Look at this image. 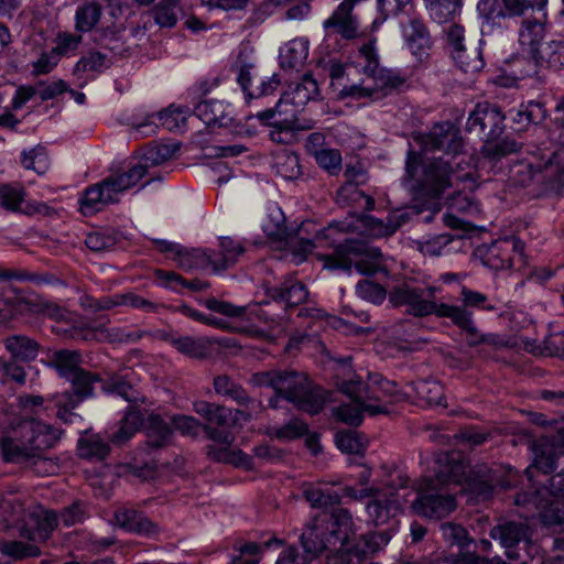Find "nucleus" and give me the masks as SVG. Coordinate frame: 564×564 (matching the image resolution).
<instances>
[{
  "label": "nucleus",
  "mask_w": 564,
  "mask_h": 564,
  "mask_svg": "<svg viewBox=\"0 0 564 564\" xmlns=\"http://www.w3.org/2000/svg\"><path fill=\"white\" fill-rule=\"evenodd\" d=\"M365 510L367 522L376 527L366 533L357 534L351 513L345 508H336L325 516H335L344 511L350 523L341 530L339 538L345 536V564H360L383 551L400 529V517L404 513V500L395 491H376L366 496Z\"/></svg>",
  "instance_id": "1"
},
{
  "label": "nucleus",
  "mask_w": 564,
  "mask_h": 564,
  "mask_svg": "<svg viewBox=\"0 0 564 564\" xmlns=\"http://www.w3.org/2000/svg\"><path fill=\"white\" fill-rule=\"evenodd\" d=\"M438 464L437 480L443 485L460 486L463 490L481 501H489L497 491L519 487L524 476L509 464L490 466L486 460H434Z\"/></svg>",
  "instance_id": "2"
},
{
  "label": "nucleus",
  "mask_w": 564,
  "mask_h": 564,
  "mask_svg": "<svg viewBox=\"0 0 564 564\" xmlns=\"http://www.w3.org/2000/svg\"><path fill=\"white\" fill-rule=\"evenodd\" d=\"M349 523L350 518L344 511L313 518L303 529L297 543H286L284 540L275 564H311L325 551L334 554L335 564H345L343 546L346 541L339 534Z\"/></svg>",
  "instance_id": "3"
},
{
  "label": "nucleus",
  "mask_w": 564,
  "mask_h": 564,
  "mask_svg": "<svg viewBox=\"0 0 564 564\" xmlns=\"http://www.w3.org/2000/svg\"><path fill=\"white\" fill-rule=\"evenodd\" d=\"M57 440V431L39 420L9 415L0 421L2 458H41Z\"/></svg>",
  "instance_id": "4"
},
{
  "label": "nucleus",
  "mask_w": 564,
  "mask_h": 564,
  "mask_svg": "<svg viewBox=\"0 0 564 564\" xmlns=\"http://www.w3.org/2000/svg\"><path fill=\"white\" fill-rule=\"evenodd\" d=\"M465 160L452 161L443 156L423 161L420 153L409 151L403 185L415 196L438 197L453 180L464 181L470 172L460 174Z\"/></svg>",
  "instance_id": "5"
},
{
  "label": "nucleus",
  "mask_w": 564,
  "mask_h": 564,
  "mask_svg": "<svg viewBox=\"0 0 564 564\" xmlns=\"http://www.w3.org/2000/svg\"><path fill=\"white\" fill-rule=\"evenodd\" d=\"M249 382L254 387L271 388L278 395L310 414L318 413L325 405L326 394L304 372L293 369H272L253 373Z\"/></svg>",
  "instance_id": "6"
},
{
  "label": "nucleus",
  "mask_w": 564,
  "mask_h": 564,
  "mask_svg": "<svg viewBox=\"0 0 564 564\" xmlns=\"http://www.w3.org/2000/svg\"><path fill=\"white\" fill-rule=\"evenodd\" d=\"M359 57L364 59L362 73L367 78L359 84L345 85L340 90L341 97L380 98L400 90L405 85V77L379 66L373 42L369 41L359 47Z\"/></svg>",
  "instance_id": "7"
},
{
  "label": "nucleus",
  "mask_w": 564,
  "mask_h": 564,
  "mask_svg": "<svg viewBox=\"0 0 564 564\" xmlns=\"http://www.w3.org/2000/svg\"><path fill=\"white\" fill-rule=\"evenodd\" d=\"M145 166L137 164L123 173L111 174L98 184L89 186L80 198V210L93 215L107 205L119 202V195L134 186L144 175Z\"/></svg>",
  "instance_id": "8"
},
{
  "label": "nucleus",
  "mask_w": 564,
  "mask_h": 564,
  "mask_svg": "<svg viewBox=\"0 0 564 564\" xmlns=\"http://www.w3.org/2000/svg\"><path fill=\"white\" fill-rule=\"evenodd\" d=\"M383 254L378 248L368 247L361 241L348 240L339 245L333 254L321 256L324 267L349 271L352 267L364 275H373L386 271Z\"/></svg>",
  "instance_id": "9"
},
{
  "label": "nucleus",
  "mask_w": 564,
  "mask_h": 564,
  "mask_svg": "<svg viewBox=\"0 0 564 564\" xmlns=\"http://www.w3.org/2000/svg\"><path fill=\"white\" fill-rule=\"evenodd\" d=\"M516 505H534L540 510L542 523L558 525L564 523V473L549 478V486L533 492H518Z\"/></svg>",
  "instance_id": "10"
},
{
  "label": "nucleus",
  "mask_w": 564,
  "mask_h": 564,
  "mask_svg": "<svg viewBox=\"0 0 564 564\" xmlns=\"http://www.w3.org/2000/svg\"><path fill=\"white\" fill-rule=\"evenodd\" d=\"M437 288L416 284L413 281H403L391 288L388 293L389 302L394 306H405L406 312L415 317L435 315L440 318L442 308L447 303H437L435 299Z\"/></svg>",
  "instance_id": "11"
},
{
  "label": "nucleus",
  "mask_w": 564,
  "mask_h": 564,
  "mask_svg": "<svg viewBox=\"0 0 564 564\" xmlns=\"http://www.w3.org/2000/svg\"><path fill=\"white\" fill-rule=\"evenodd\" d=\"M66 380L70 383L72 390L56 393L54 402L57 408V416L65 423H69L75 416L73 410L85 399L94 397V384L100 382L101 379L98 373L82 369Z\"/></svg>",
  "instance_id": "12"
},
{
  "label": "nucleus",
  "mask_w": 564,
  "mask_h": 564,
  "mask_svg": "<svg viewBox=\"0 0 564 564\" xmlns=\"http://www.w3.org/2000/svg\"><path fill=\"white\" fill-rule=\"evenodd\" d=\"M505 115L499 106L489 102H479L469 113L466 131L480 140H497L505 130Z\"/></svg>",
  "instance_id": "13"
},
{
  "label": "nucleus",
  "mask_w": 564,
  "mask_h": 564,
  "mask_svg": "<svg viewBox=\"0 0 564 564\" xmlns=\"http://www.w3.org/2000/svg\"><path fill=\"white\" fill-rule=\"evenodd\" d=\"M191 115L187 107L170 106L167 109L158 113H147L142 118L133 117L131 127L142 137H149L156 132L159 126L165 127L170 131L181 130Z\"/></svg>",
  "instance_id": "14"
},
{
  "label": "nucleus",
  "mask_w": 564,
  "mask_h": 564,
  "mask_svg": "<svg viewBox=\"0 0 564 564\" xmlns=\"http://www.w3.org/2000/svg\"><path fill=\"white\" fill-rule=\"evenodd\" d=\"M530 421L539 426H555L553 434H543L528 441L533 458H555L564 455V425L556 426V421H549L543 413H530Z\"/></svg>",
  "instance_id": "15"
},
{
  "label": "nucleus",
  "mask_w": 564,
  "mask_h": 564,
  "mask_svg": "<svg viewBox=\"0 0 564 564\" xmlns=\"http://www.w3.org/2000/svg\"><path fill=\"white\" fill-rule=\"evenodd\" d=\"M422 143L425 150H442L446 155H452V161L464 160L460 156L464 148L463 139L458 128L449 121L433 126L423 137Z\"/></svg>",
  "instance_id": "16"
},
{
  "label": "nucleus",
  "mask_w": 564,
  "mask_h": 564,
  "mask_svg": "<svg viewBox=\"0 0 564 564\" xmlns=\"http://www.w3.org/2000/svg\"><path fill=\"white\" fill-rule=\"evenodd\" d=\"M456 508L455 496L438 491H420L412 502V510L415 514L434 520L448 517Z\"/></svg>",
  "instance_id": "17"
},
{
  "label": "nucleus",
  "mask_w": 564,
  "mask_h": 564,
  "mask_svg": "<svg viewBox=\"0 0 564 564\" xmlns=\"http://www.w3.org/2000/svg\"><path fill=\"white\" fill-rule=\"evenodd\" d=\"M337 386L345 394L351 399V402L340 404L338 408L334 409L335 416L345 424L358 426L364 419V382L359 377L355 378L354 376L352 378L338 382Z\"/></svg>",
  "instance_id": "18"
},
{
  "label": "nucleus",
  "mask_w": 564,
  "mask_h": 564,
  "mask_svg": "<svg viewBox=\"0 0 564 564\" xmlns=\"http://www.w3.org/2000/svg\"><path fill=\"white\" fill-rule=\"evenodd\" d=\"M245 252L241 242L230 237L219 239V250H196L194 256L202 261H206L214 272H220L232 267L238 258Z\"/></svg>",
  "instance_id": "19"
},
{
  "label": "nucleus",
  "mask_w": 564,
  "mask_h": 564,
  "mask_svg": "<svg viewBox=\"0 0 564 564\" xmlns=\"http://www.w3.org/2000/svg\"><path fill=\"white\" fill-rule=\"evenodd\" d=\"M545 13L539 12L538 15L524 17L521 20L518 42L523 52L533 61L541 52V42L545 34Z\"/></svg>",
  "instance_id": "20"
},
{
  "label": "nucleus",
  "mask_w": 564,
  "mask_h": 564,
  "mask_svg": "<svg viewBox=\"0 0 564 564\" xmlns=\"http://www.w3.org/2000/svg\"><path fill=\"white\" fill-rule=\"evenodd\" d=\"M442 318H449L465 335L468 346L475 347L481 344L494 345L496 336L492 334H482L476 326L473 312H466L464 308L445 306L442 308Z\"/></svg>",
  "instance_id": "21"
},
{
  "label": "nucleus",
  "mask_w": 564,
  "mask_h": 564,
  "mask_svg": "<svg viewBox=\"0 0 564 564\" xmlns=\"http://www.w3.org/2000/svg\"><path fill=\"white\" fill-rule=\"evenodd\" d=\"M58 525V517L55 511L42 509L33 511L29 516V521L20 529L22 538L32 542H46Z\"/></svg>",
  "instance_id": "22"
},
{
  "label": "nucleus",
  "mask_w": 564,
  "mask_h": 564,
  "mask_svg": "<svg viewBox=\"0 0 564 564\" xmlns=\"http://www.w3.org/2000/svg\"><path fill=\"white\" fill-rule=\"evenodd\" d=\"M361 0H344L332 15L323 23L327 34H339L343 39L351 40L358 35V22L352 15V9Z\"/></svg>",
  "instance_id": "23"
},
{
  "label": "nucleus",
  "mask_w": 564,
  "mask_h": 564,
  "mask_svg": "<svg viewBox=\"0 0 564 564\" xmlns=\"http://www.w3.org/2000/svg\"><path fill=\"white\" fill-rule=\"evenodd\" d=\"M214 389L217 394L228 397L238 404L246 406V410L240 413L245 414L247 420H250L263 409L260 401L249 397L242 386L235 382L227 375H219L214 378Z\"/></svg>",
  "instance_id": "24"
},
{
  "label": "nucleus",
  "mask_w": 564,
  "mask_h": 564,
  "mask_svg": "<svg viewBox=\"0 0 564 564\" xmlns=\"http://www.w3.org/2000/svg\"><path fill=\"white\" fill-rule=\"evenodd\" d=\"M115 520L118 525L129 533L145 538L159 535V524L145 516L143 511L133 508H122L115 512Z\"/></svg>",
  "instance_id": "25"
},
{
  "label": "nucleus",
  "mask_w": 564,
  "mask_h": 564,
  "mask_svg": "<svg viewBox=\"0 0 564 564\" xmlns=\"http://www.w3.org/2000/svg\"><path fill=\"white\" fill-rule=\"evenodd\" d=\"M324 137L319 133H312L307 138L306 148L314 156L318 166L330 175H337L341 171V154L337 149L323 148Z\"/></svg>",
  "instance_id": "26"
},
{
  "label": "nucleus",
  "mask_w": 564,
  "mask_h": 564,
  "mask_svg": "<svg viewBox=\"0 0 564 564\" xmlns=\"http://www.w3.org/2000/svg\"><path fill=\"white\" fill-rule=\"evenodd\" d=\"M203 431L212 442L207 445L208 456L213 458H246L247 455H242V452L232 445L234 438L229 432L209 425H204Z\"/></svg>",
  "instance_id": "27"
},
{
  "label": "nucleus",
  "mask_w": 564,
  "mask_h": 564,
  "mask_svg": "<svg viewBox=\"0 0 564 564\" xmlns=\"http://www.w3.org/2000/svg\"><path fill=\"white\" fill-rule=\"evenodd\" d=\"M147 435V455L153 454L155 449L163 448L171 444L173 437V430L167 422H165L160 414H149L145 422Z\"/></svg>",
  "instance_id": "28"
},
{
  "label": "nucleus",
  "mask_w": 564,
  "mask_h": 564,
  "mask_svg": "<svg viewBox=\"0 0 564 564\" xmlns=\"http://www.w3.org/2000/svg\"><path fill=\"white\" fill-rule=\"evenodd\" d=\"M317 82L310 74H305L301 80L289 85L288 90L281 97V102L292 104L296 108L304 107L308 101L318 96Z\"/></svg>",
  "instance_id": "29"
},
{
  "label": "nucleus",
  "mask_w": 564,
  "mask_h": 564,
  "mask_svg": "<svg viewBox=\"0 0 564 564\" xmlns=\"http://www.w3.org/2000/svg\"><path fill=\"white\" fill-rule=\"evenodd\" d=\"M6 350L14 360L30 362L37 358L40 343L24 334H13L3 339Z\"/></svg>",
  "instance_id": "30"
},
{
  "label": "nucleus",
  "mask_w": 564,
  "mask_h": 564,
  "mask_svg": "<svg viewBox=\"0 0 564 564\" xmlns=\"http://www.w3.org/2000/svg\"><path fill=\"white\" fill-rule=\"evenodd\" d=\"M268 295L274 301L284 302L290 306H296L306 301L308 291L302 282L289 275L279 285L270 288Z\"/></svg>",
  "instance_id": "31"
},
{
  "label": "nucleus",
  "mask_w": 564,
  "mask_h": 564,
  "mask_svg": "<svg viewBox=\"0 0 564 564\" xmlns=\"http://www.w3.org/2000/svg\"><path fill=\"white\" fill-rule=\"evenodd\" d=\"M490 536L499 541L500 545L506 549V555L509 558H516V549L525 536V529L522 524L509 521L494 527Z\"/></svg>",
  "instance_id": "32"
},
{
  "label": "nucleus",
  "mask_w": 564,
  "mask_h": 564,
  "mask_svg": "<svg viewBox=\"0 0 564 564\" xmlns=\"http://www.w3.org/2000/svg\"><path fill=\"white\" fill-rule=\"evenodd\" d=\"M209 464L200 470L199 475L193 477L194 480H204L210 482H224L227 478L220 474L224 470L238 469L252 471L257 468L259 460H208Z\"/></svg>",
  "instance_id": "33"
},
{
  "label": "nucleus",
  "mask_w": 564,
  "mask_h": 564,
  "mask_svg": "<svg viewBox=\"0 0 564 564\" xmlns=\"http://www.w3.org/2000/svg\"><path fill=\"white\" fill-rule=\"evenodd\" d=\"M194 115L206 126H227L231 120L228 105L217 99L203 100L194 108Z\"/></svg>",
  "instance_id": "34"
},
{
  "label": "nucleus",
  "mask_w": 564,
  "mask_h": 564,
  "mask_svg": "<svg viewBox=\"0 0 564 564\" xmlns=\"http://www.w3.org/2000/svg\"><path fill=\"white\" fill-rule=\"evenodd\" d=\"M284 543V539L273 533L262 534L258 541H247L240 544L236 550L238 556L261 560L262 555L269 552L278 551Z\"/></svg>",
  "instance_id": "35"
},
{
  "label": "nucleus",
  "mask_w": 564,
  "mask_h": 564,
  "mask_svg": "<svg viewBox=\"0 0 564 564\" xmlns=\"http://www.w3.org/2000/svg\"><path fill=\"white\" fill-rule=\"evenodd\" d=\"M330 231H333L332 226L318 230L315 235L314 240L306 239L303 237L296 239L290 234L289 238L284 241L286 246L290 248L292 261L296 264L302 263L306 259L307 254L311 253L313 249L316 247L315 241L322 242L323 240L328 239Z\"/></svg>",
  "instance_id": "36"
},
{
  "label": "nucleus",
  "mask_w": 564,
  "mask_h": 564,
  "mask_svg": "<svg viewBox=\"0 0 564 564\" xmlns=\"http://www.w3.org/2000/svg\"><path fill=\"white\" fill-rule=\"evenodd\" d=\"M271 166L278 175L285 180H295L301 175L299 156L288 149L273 152Z\"/></svg>",
  "instance_id": "37"
},
{
  "label": "nucleus",
  "mask_w": 564,
  "mask_h": 564,
  "mask_svg": "<svg viewBox=\"0 0 564 564\" xmlns=\"http://www.w3.org/2000/svg\"><path fill=\"white\" fill-rule=\"evenodd\" d=\"M405 36L409 47L421 59L431 46V36L423 21L412 19L409 29L405 31Z\"/></svg>",
  "instance_id": "38"
},
{
  "label": "nucleus",
  "mask_w": 564,
  "mask_h": 564,
  "mask_svg": "<svg viewBox=\"0 0 564 564\" xmlns=\"http://www.w3.org/2000/svg\"><path fill=\"white\" fill-rule=\"evenodd\" d=\"M51 362L57 370L58 375L64 379L69 378L83 369V356L79 350H56L52 356Z\"/></svg>",
  "instance_id": "39"
},
{
  "label": "nucleus",
  "mask_w": 564,
  "mask_h": 564,
  "mask_svg": "<svg viewBox=\"0 0 564 564\" xmlns=\"http://www.w3.org/2000/svg\"><path fill=\"white\" fill-rule=\"evenodd\" d=\"M173 348L188 358L204 359L209 354V340L206 337L177 334Z\"/></svg>",
  "instance_id": "40"
},
{
  "label": "nucleus",
  "mask_w": 564,
  "mask_h": 564,
  "mask_svg": "<svg viewBox=\"0 0 564 564\" xmlns=\"http://www.w3.org/2000/svg\"><path fill=\"white\" fill-rule=\"evenodd\" d=\"M102 8L97 1H86L75 12V29L78 32H90L99 23Z\"/></svg>",
  "instance_id": "41"
},
{
  "label": "nucleus",
  "mask_w": 564,
  "mask_h": 564,
  "mask_svg": "<svg viewBox=\"0 0 564 564\" xmlns=\"http://www.w3.org/2000/svg\"><path fill=\"white\" fill-rule=\"evenodd\" d=\"M308 56V42L303 39L290 41L280 52V65L282 68H297L302 66Z\"/></svg>",
  "instance_id": "42"
},
{
  "label": "nucleus",
  "mask_w": 564,
  "mask_h": 564,
  "mask_svg": "<svg viewBox=\"0 0 564 564\" xmlns=\"http://www.w3.org/2000/svg\"><path fill=\"white\" fill-rule=\"evenodd\" d=\"M143 415L133 405H130L126 415L120 421L118 430L112 434L111 442L115 445H123L143 424Z\"/></svg>",
  "instance_id": "43"
},
{
  "label": "nucleus",
  "mask_w": 564,
  "mask_h": 564,
  "mask_svg": "<svg viewBox=\"0 0 564 564\" xmlns=\"http://www.w3.org/2000/svg\"><path fill=\"white\" fill-rule=\"evenodd\" d=\"M513 123L518 131L525 130L531 123L538 124L545 118L544 106L536 101H530L528 105H522L516 111L510 110Z\"/></svg>",
  "instance_id": "44"
},
{
  "label": "nucleus",
  "mask_w": 564,
  "mask_h": 564,
  "mask_svg": "<svg viewBox=\"0 0 564 564\" xmlns=\"http://www.w3.org/2000/svg\"><path fill=\"white\" fill-rule=\"evenodd\" d=\"M193 410L196 414L204 417L209 424L226 426L231 420L230 409L204 400L194 402Z\"/></svg>",
  "instance_id": "45"
},
{
  "label": "nucleus",
  "mask_w": 564,
  "mask_h": 564,
  "mask_svg": "<svg viewBox=\"0 0 564 564\" xmlns=\"http://www.w3.org/2000/svg\"><path fill=\"white\" fill-rule=\"evenodd\" d=\"M426 10L435 22L442 24L453 20L463 6V0H424Z\"/></svg>",
  "instance_id": "46"
},
{
  "label": "nucleus",
  "mask_w": 564,
  "mask_h": 564,
  "mask_svg": "<svg viewBox=\"0 0 564 564\" xmlns=\"http://www.w3.org/2000/svg\"><path fill=\"white\" fill-rule=\"evenodd\" d=\"M335 444L344 455H367V440L355 431H339L335 435Z\"/></svg>",
  "instance_id": "47"
},
{
  "label": "nucleus",
  "mask_w": 564,
  "mask_h": 564,
  "mask_svg": "<svg viewBox=\"0 0 564 564\" xmlns=\"http://www.w3.org/2000/svg\"><path fill=\"white\" fill-rule=\"evenodd\" d=\"M364 393L368 400H380L381 395L394 398L398 395L399 390L397 383L384 379L379 373L369 376V383H364Z\"/></svg>",
  "instance_id": "48"
},
{
  "label": "nucleus",
  "mask_w": 564,
  "mask_h": 564,
  "mask_svg": "<svg viewBox=\"0 0 564 564\" xmlns=\"http://www.w3.org/2000/svg\"><path fill=\"white\" fill-rule=\"evenodd\" d=\"M180 12L178 0H160L151 10L153 20L161 28L175 26Z\"/></svg>",
  "instance_id": "49"
},
{
  "label": "nucleus",
  "mask_w": 564,
  "mask_h": 564,
  "mask_svg": "<svg viewBox=\"0 0 564 564\" xmlns=\"http://www.w3.org/2000/svg\"><path fill=\"white\" fill-rule=\"evenodd\" d=\"M490 437V433L480 431L477 427H467L453 436V444L456 452L466 454L476 446L482 445Z\"/></svg>",
  "instance_id": "50"
},
{
  "label": "nucleus",
  "mask_w": 564,
  "mask_h": 564,
  "mask_svg": "<svg viewBox=\"0 0 564 564\" xmlns=\"http://www.w3.org/2000/svg\"><path fill=\"white\" fill-rule=\"evenodd\" d=\"M460 305H452V307L464 308L466 312H471V308L495 312L498 310L497 305L491 303L489 297L478 291L463 286L459 294Z\"/></svg>",
  "instance_id": "51"
},
{
  "label": "nucleus",
  "mask_w": 564,
  "mask_h": 564,
  "mask_svg": "<svg viewBox=\"0 0 564 564\" xmlns=\"http://www.w3.org/2000/svg\"><path fill=\"white\" fill-rule=\"evenodd\" d=\"M78 451L79 458H106L110 447L100 435L90 434L79 438Z\"/></svg>",
  "instance_id": "52"
},
{
  "label": "nucleus",
  "mask_w": 564,
  "mask_h": 564,
  "mask_svg": "<svg viewBox=\"0 0 564 564\" xmlns=\"http://www.w3.org/2000/svg\"><path fill=\"white\" fill-rule=\"evenodd\" d=\"M477 10L482 18V34H492L495 24L498 23V25H500V22L505 20L503 10L497 9V0H479Z\"/></svg>",
  "instance_id": "53"
},
{
  "label": "nucleus",
  "mask_w": 564,
  "mask_h": 564,
  "mask_svg": "<svg viewBox=\"0 0 564 564\" xmlns=\"http://www.w3.org/2000/svg\"><path fill=\"white\" fill-rule=\"evenodd\" d=\"M547 4V0H502L503 13L506 18L527 17V13L542 12Z\"/></svg>",
  "instance_id": "54"
},
{
  "label": "nucleus",
  "mask_w": 564,
  "mask_h": 564,
  "mask_svg": "<svg viewBox=\"0 0 564 564\" xmlns=\"http://www.w3.org/2000/svg\"><path fill=\"white\" fill-rule=\"evenodd\" d=\"M536 66L546 65L554 69L564 67V42L552 41L542 45L539 56L534 59Z\"/></svg>",
  "instance_id": "55"
},
{
  "label": "nucleus",
  "mask_w": 564,
  "mask_h": 564,
  "mask_svg": "<svg viewBox=\"0 0 564 564\" xmlns=\"http://www.w3.org/2000/svg\"><path fill=\"white\" fill-rule=\"evenodd\" d=\"M502 240L492 243L484 256V264L492 270L516 269V259L505 253Z\"/></svg>",
  "instance_id": "56"
},
{
  "label": "nucleus",
  "mask_w": 564,
  "mask_h": 564,
  "mask_svg": "<svg viewBox=\"0 0 564 564\" xmlns=\"http://www.w3.org/2000/svg\"><path fill=\"white\" fill-rule=\"evenodd\" d=\"M158 243L160 246V249L163 252L175 253L178 259V265L183 269L189 270L193 268L208 267V264H206V261H202L200 259H198L194 256V253L197 249H193V250L188 251L177 243L169 242L165 240L158 241Z\"/></svg>",
  "instance_id": "57"
},
{
  "label": "nucleus",
  "mask_w": 564,
  "mask_h": 564,
  "mask_svg": "<svg viewBox=\"0 0 564 564\" xmlns=\"http://www.w3.org/2000/svg\"><path fill=\"white\" fill-rule=\"evenodd\" d=\"M518 143L511 139L484 140L481 153L490 162H497L508 154L517 152Z\"/></svg>",
  "instance_id": "58"
},
{
  "label": "nucleus",
  "mask_w": 564,
  "mask_h": 564,
  "mask_svg": "<svg viewBox=\"0 0 564 564\" xmlns=\"http://www.w3.org/2000/svg\"><path fill=\"white\" fill-rule=\"evenodd\" d=\"M96 39L101 46L112 52L115 55L123 56L128 52V47L122 41L121 32L116 25H108L97 30Z\"/></svg>",
  "instance_id": "59"
},
{
  "label": "nucleus",
  "mask_w": 564,
  "mask_h": 564,
  "mask_svg": "<svg viewBox=\"0 0 564 564\" xmlns=\"http://www.w3.org/2000/svg\"><path fill=\"white\" fill-rule=\"evenodd\" d=\"M419 399L425 401L429 405L446 406L444 401V389L436 381L421 380L412 383Z\"/></svg>",
  "instance_id": "60"
},
{
  "label": "nucleus",
  "mask_w": 564,
  "mask_h": 564,
  "mask_svg": "<svg viewBox=\"0 0 564 564\" xmlns=\"http://www.w3.org/2000/svg\"><path fill=\"white\" fill-rule=\"evenodd\" d=\"M178 150V143H159L151 145L145 150L143 154L142 160L144 163H142V165H144L145 169L149 165H160L172 159Z\"/></svg>",
  "instance_id": "61"
},
{
  "label": "nucleus",
  "mask_w": 564,
  "mask_h": 564,
  "mask_svg": "<svg viewBox=\"0 0 564 564\" xmlns=\"http://www.w3.org/2000/svg\"><path fill=\"white\" fill-rule=\"evenodd\" d=\"M453 58L465 73H476L482 69L485 65L481 52L478 47L458 50V52L454 53Z\"/></svg>",
  "instance_id": "62"
},
{
  "label": "nucleus",
  "mask_w": 564,
  "mask_h": 564,
  "mask_svg": "<svg viewBox=\"0 0 564 564\" xmlns=\"http://www.w3.org/2000/svg\"><path fill=\"white\" fill-rule=\"evenodd\" d=\"M263 231L268 237L275 241H284L290 232L284 225V216L280 208H273L268 215V219L262 224Z\"/></svg>",
  "instance_id": "63"
},
{
  "label": "nucleus",
  "mask_w": 564,
  "mask_h": 564,
  "mask_svg": "<svg viewBox=\"0 0 564 564\" xmlns=\"http://www.w3.org/2000/svg\"><path fill=\"white\" fill-rule=\"evenodd\" d=\"M104 390L121 397L130 404L137 403L140 399L139 392L119 375L111 376L105 383Z\"/></svg>",
  "instance_id": "64"
}]
</instances>
